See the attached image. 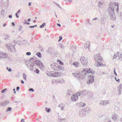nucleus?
<instances>
[{"instance_id": "30", "label": "nucleus", "mask_w": 122, "mask_h": 122, "mask_svg": "<svg viewBox=\"0 0 122 122\" xmlns=\"http://www.w3.org/2000/svg\"><path fill=\"white\" fill-rule=\"evenodd\" d=\"M81 95V91H80L79 92H77L76 93V95L77 96V97H78V96H80Z\"/></svg>"}, {"instance_id": "32", "label": "nucleus", "mask_w": 122, "mask_h": 122, "mask_svg": "<svg viewBox=\"0 0 122 122\" xmlns=\"http://www.w3.org/2000/svg\"><path fill=\"white\" fill-rule=\"evenodd\" d=\"M105 22L106 21L104 20V19L103 18H101V24H104Z\"/></svg>"}, {"instance_id": "35", "label": "nucleus", "mask_w": 122, "mask_h": 122, "mask_svg": "<svg viewBox=\"0 0 122 122\" xmlns=\"http://www.w3.org/2000/svg\"><path fill=\"white\" fill-rule=\"evenodd\" d=\"M34 72L37 74H38L39 73L40 71L39 70L37 69L36 68V69L34 71Z\"/></svg>"}, {"instance_id": "45", "label": "nucleus", "mask_w": 122, "mask_h": 122, "mask_svg": "<svg viewBox=\"0 0 122 122\" xmlns=\"http://www.w3.org/2000/svg\"><path fill=\"white\" fill-rule=\"evenodd\" d=\"M117 55H116V54H115L114 55V56H113V59H114V58H116L117 56Z\"/></svg>"}, {"instance_id": "23", "label": "nucleus", "mask_w": 122, "mask_h": 122, "mask_svg": "<svg viewBox=\"0 0 122 122\" xmlns=\"http://www.w3.org/2000/svg\"><path fill=\"white\" fill-rule=\"evenodd\" d=\"M61 108V110H64L65 106H64L62 104H60L58 106Z\"/></svg>"}, {"instance_id": "8", "label": "nucleus", "mask_w": 122, "mask_h": 122, "mask_svg": "<svg viewBox=\"0 0 122 122\" xmlns=\"http://www.w3.org/2000/svg\"><path fill=\"white\" fill-rule=\"evenodd\" d=\"M108 11L109 14L110 15L112 14H115V12L114 11V8L111 6H110L108 8Z\"/></svg>"}, {"instance_id": "41", "label": "nucleus", "mask_w": 122, "mask_h": 122, "mask_svg": "<svg viewBox=\"0 0 122 122\" xmlns=\"http://www.w3.org/2000/svg\"><path fill=\"white\" fill-rule=\"evenodd\" d=\"M15 41H14L12 43H11V45H13L14 46H15Z\"/></svg>"}, {"instance_id": "25", "label": "nucleus", "mask_w": 122, "mask_h": 122, "mask_svg": "<svg viewBox=\"0 0 122 122\" xmlns=\"http://www.w3.org/2000/svg\"><path fill=\"white\" fill-rule=\"evenodd\" d=\"M36 55L39 57L41 58L42 57V55L40 52H38L36 54Z\"/></svg>"}, {"instance_id": "63", "label": "nucleus", "mask_w": 122, "mask_h": 122, "mask_svg": "<svg viewBox=\"0 0 122 122\" xmlns=\"http://www.w3.org/2000/svg\"><path fill=\"white\" fill-rule=\"evenodd\" d=\"M31 19L30 18H28V21L29 22H30V21L31 20Z\"/></svg>"}, {"instance_id": "28", "label": "nucleus", "mask_w": 122, "mask_h": 122, "mask_svg": "<svg viewBox=\"0 0 122 122\" xmlns=\"http://www.w3.org/2000/svg\"><path fill=\"white\" fill-rule=\"evenodd\" d=\"M103 4V3L102 2H99L98 4V6L99 8L101 7L102 6V5Z\"/></svg>"}, {"instance_id": "13", "label": "nucleus", "mask_w": 122, "mask_h": 122, "mask_svg": "<svg viewBox=\"0 0 122 122\" xmlns=\"http://www.w3.org/2000/svg\"><path fill=\"white\" fill-rule=\"evenodd\" d=\"M78 99L77 96L75 95H73L71 97V99L72 101H75Z\"/></svg>"}, {"instance_id": "17", "label": "nucleus", "mask_w": 122, "mask_h": 122, "mask_svg": "<svg viewBox=\"0 0 122 122\" xmlns=\"http://www.w3.org/2000/svg\"><path fill=\"white\" fill-rule=\"evenodd\" d=\"M77 105L80 107H83L86 106V104L85 103L81 102L78 103Z\"/></svg>"}, {"instance_id": "7", "label": "nucleus", "mask_w": 122, "mask_h": 122, "mask_svg": "<svg viewBox=\"0 0 122 122\" xmlns=\"http://www.w3.org/2000/svg\"><path fill=\"white\" fill-rule=\"evenodd\" d=\"M8 57V55L7 53H4L3 52L0 51V59L5 58Z\"/></svg>"}, {"instance_id": "38", "label": "nucleus", "mask_w": 122, "mask_h": 122, "mask_svg": "<svg viewBox=\"0 0 122 122\" xmlns=\"http://www.w3.org/2000/svg\"><path fill=\"white\" fill-rule=\"evenodd\" d=\"M34 57H31L30 58V62H31L32 61L33 62H34L35 61H33L34 59Z\"/></svg>"}, {"instance_id": "39", "label": "nucleus", "mask_w": 122, "mask_h": 122, "mask_svg": "<svg viewBox=\"0 0 122 122\" xmlns=\"http://www.w3.org/2000/svg\"><path fill=\"white\" fill-rule=\"evenodd\" d=\"M0 14L2 15L3 16L4 14V10H2Z\"/></svg>"}, {"instance_id": "47", "label": "nucleus", "mask_w": 122, "mask_h": 122, "mask_svg": "<svg viewBox=\"0 0 122 122\" xmlns=\"http://www.w3.org/2000/svg\"><path fill=\"white\" fill-rule=\"evenodd\" d=\"M31 53L30 52H27L26 53V55L28 56H30L31 55Z\"/></svg>"}, {"instance_id": "57", "label": "nucleus", "mask_w": 122, "mask_h": 122, "mask_svg": "<svg viewBox=\"0 0 122 122\" xmlns=\"http://www.w3.org/2000/svg\"><path fill=\"white\" fill-rule=\"evenodd\" d=\"M55 4H56V5L57 6H58L59 8H61V7H60V6L59 5V4H58V3H55Z\"/></svg>"}, {"instance_id": "22", "label": "nucleus", "mask_w": 122, "mask_h": 122, "mask_svg": "<svg viewBox=\"0 0 122 122\" xmlns=\"http://www.w3.org/2000/svg\"><path fill=\"white\" fill-rule=\"evenodd\" d=\"M29 63L30 64V70L32 71H33L34 70V68L33 67V65L32 64V62H30V63Z\"/></svg>"}, {"instance_id": "5", "label": "nucleus", "mask_w": 122, "mask_h": 122, "mask_svg": "<svg viewBox=\"0 0 122 122\" xmlns=\"http://www.w3.org/2000/svg\"><path fill=\"white\" fill-rule=\"evenodd\" d=\"M36 65L40 68L44 67V66L42 62L39 60H36L35 61Z\"/></svg>"}, {"instance_id": "6", "label": "nucleus", "mask_w": 122, "mask_h": 122, "mask_svg": "<svg viewBox=\"0 0 122 122\" xmlns=\"http://www.w3.org/2000/svg\"><path fill=\"white\" fill-rule=\"evenodd\" d=\"M80 60L81 63L83 65H86L87 64L88 60L87 58L84 57H82L81 58Z\"/></svg>"}, {"instance_id": "56", "label": "nucleus", "mask_w": 122, "mask_h": 122, "mask_svg": "<svg viewBox=\"0 0 122 122\" xmlns=\"http://www.w3.org/2000/svg\"><path fill=\"white\" fill-rule=\"evenodd\" d=\"M11 24H12V25L13 26H15V24L14 22H12L11 23Z\"/></svg>"}, {"instance_id": "9", "label": "nucleus", "mask_w": 122, "mask_h": 122, "mask_svg": "<svg viewBox=\"0 0 122 122\" xmlns=\"http://www.w3.org/2000/svg\"><path fill=\"white\" fill-rule=\"evenodd\" d=\"M58 66V65L56 63H54L51 65V68L54 70L56 71L57 70L56 69L57 68V67Z\"/></svg>"}, {"instance_id": "20", "label": "nucleus", "mask_w": 122, "mask_h": 122, "mask_svg": "<svg viewBox=\"0 0 122 122\" xmlns=\"http://www.w3.org/2000/svg\"><path fill=\"white\" fill-rule=\"evenodd\" d=\"M84 111H85L86 112H90L91 111V109L90 107H85L84 108Z\"/></svg>"}, {"instance_id": "27", "label": "nucleus", "mask_w": 122, "mask_h": 122, "mask_svg": "<svg viewBox=\"0 0 122 122\" xmlns=\"http://www.w3.org/2000/svg\"><path fill=\"white\" fill-rule=\"evenodd\" d=\"M45 109L46 112L47 113L50 112L51 111V109L50 108H48L47 107H46L45 108Z\"/></svg>"}, {"instance_id": "61", "label": "nucleus", "mask_w": 122, "mask_h": 122, "mask_svg": "<svg viewBox=\"0 0 122 122\" xmlns=\"http://www.w3.org/2000/svg\"><path fill=\"white\" fill-rule=\"evenodd\" d=\"M31 2H29L28 3V6H30L31 5Z\"/></svg>"}, {"instance_id": "11", "label": "nucleus", "mask_w": 122, "mask_h": 122, "mask_svg": "<svg viewBox=\"0 0 122 122\" xmlns=\"http://www.w3.org/2000/svg\"><path fill=\"white\" fill-rule=\"evenodd\" d=\"M79 114L81 117H83L85 116L86 112L83 110H82L79 111Z\"/></svg>"}, {"instance_id": "62", "label": "nucleus", "mask_w": 122, "mask_h": 122, "mask_svg": "<svg viewBox=\"0 0 122 122\" xmlns=\"http://www.w3.org/2000/svg\"><path fill=\"white\" fill-rule=\"evenodd\" d=\"M118 94L120 95L121 94V91H118Z\"/></svg>"}, {"instance_id": "64", "label": "nucleus", "mask_w": 122, "mask_h": 122, "mask_svg": "<svg viewBox=\"0 0 122 122\" xmlns=\"http://www.w3.org/2000/svg\"><path fill=\"white\" fill-rule=\"evenodd\" d=\"M21 82L22 84H24V81L22 80L21 81Z\"/></svg>"}, {"instance_id": "1", "label": "nucleus", "mask_w": 122, "mask_h": 122, "mask_svg": "<svg viewBox=\"0 0 122 122\" xmlns=\"http://www.w3.org/2000/svg\"><path fill=\"white\" fill-rule=\"evenodd\" d=\"M91 73L93 74L95 73V72L92 69H91L90 68H84L81 72V74L79 73H72V75L75 77L79 78H85V75L86 73Z\"/></svg>"}, {"instance_id": "52", "label": "nucleus", "mask_w": 122, "mask_h": 122, "mask_svg": "<svg viewBox=\"0 0 122 122\" xmlns=\"http://www.w3.org/2000/svg\"><path fill=\"white\" fill-rule=\"evenodd\" d=\"M22 28V26H20L19 28V30L20 31H21Z\"/></svg>"}, {"instance_id": "58", "label": "nucleus", "mask_w": 122, "mask_h": 122, "mask_svg": "<svg viewBox=\"0 0 122 122\" xmlns=\"http://www.w3.org/2000/svg\"><path fill=\"white\" fill-rule=\"evenodd\" d=\"M9 18L11 19L12 18V15H9L8 16Z\"/></svg>"}, {"instance_id": "14", "label": "nucleus", "mask_w": 122, "mask_h": 122, "mask_svg": "<svg viewBox=\"0 0 122 122\" xmlns=\"http://www.w3.org/2000/svg\"><path fill=\"white\" fill-rule=\"evenodd\" d=\"M115 14H112L110 15L111 19L113 20H116V18L115 15Z\"/></svg>"}, {"instance_id": "4", "label": "nucleus", "mask_w": 122, "mask_h": 122, "mask_svg": "<svg viewBox=\"0 0 122 122\" xmlns=\"http://www.w3.org/2000/svg\"><path fill=\"white\" fill-rule=\"evenodd\" d=\"M94 78V76L90 75L88 76V79L87 81V83L88 84L93 82Z\"/></svg>"}, {"instance_id": "33", "label": "nucleus", "mask_w": 122, "mask_h": 122, "mask_svg": "<svg viewBox=\"0 0 122 122\" xmlns=\"http://www.w3.org/2000/svg\"><path fill=\"white\" fill-rule=\"evenodd\" d=\"M45 25L46 23L44 22L40 26V27L41 28H43L45 26Z\"/></svg>"}, {"instance_id": "46", "label": "nucleus", "mask_w": 122, "mask_h": 122, "mask_svg": "<svg viewBox=\"0 0 122 122\" xmlns=\"http://www.w3.org/2000/svg\"><path fill=\"white\" fill-rule=\"evenodd\" d=\"M115 79V80L118 82H119L120 81V79H117L116 77V76L114 77Z\"/></svg>"}, {"instance_id": "40", "label": "nucleus", "mask_w": 122, "mask_h": 122, "mask_svg": "<svg viewBox=\"0 0 122 122\" xmlns=\"http://www.w3.org/2000/svg\"><path fill=\"white\" fill-rule=\"evenodd\" d=\"M57 68H56V69H57V70H56V71H59V70H61V66H58L57 67Z\"/></svg>"}, {"instance_id": "34", "label": "nucleus", "mask_w": 122, "mask_h": 122, "mask_svg": "<svg viewBox=\"0 0 122 122\" xmlns=\"http://www.w3.org/2000/svg\"><path fill=\"white\" fill-rule=\"evenodd\" d=\"M87 94L89 96V97H92V93H90L89 92H88Z\"/></svg>"}, {"instance_id": "59", "label": "nucleus", "mask_w": 122, "mask_h": 122, "mask_svg": "<svg viewBox=\"0 0 122 122\" xmlns=\"http://www.w3.org/2000/svg\"><path fill=\"white\" fill-rule=\"evenodd\" d=\"M29 28H34V25L30 26H29Z\"/></svg>"}, {"instance_id": "21", "label": "nucleus", "mask_w": 122, "mask_h": 122, "mask_svg": "<svg viewBox=\"0 0 122 122\" xmlns=\"http://www.w3.org/2000/svg\"><path fill=\"white\" fill-rule=\"evenodd\" d=\"M115 5L117 6V8L116 9V12L117 13L119 11V4L118 3H115Z\"/></svg>"}, {"instance_id": "50", "label": "nucleus", "mask_w": 122, "mask_h": 122, "mask_svg": "<svg viewBox=\"0 0 122 122\" xmlns=\"http://www.w3.org/2000/svg\"><path fill=\"white\" fill-rule=\"evenodd\" d=\"M59 117L58 118V120L59 122H60L61 121V117H60L59 116H58Z\"/></svg>"}, {"instance_id": "24", "label": "nucleus", "mask_w": 122, "mask_h": 122, "mask_svg": "<svg viewBox=\"0 0 122 122\" xmlns=\"http://www.w3.org/2000/svg\"><path fill=\"white\" fill-rule=\"evenodd\" d=\"M118 91H122V85L120 84L118 86Z\"/></svg>"}, {"instance_id": "49", "label": "nucleus", "mask_w": 122, "mask_h": 122, "mask_svg": "<svg viewBox=\"0 0 122 122\" xmlns=\"http://www.w3.org/2000/svg\"><path fill=\"white\" fill-rule=\"evenodd\" d=\"M29 91H31L32 92H34V91L33 88H30L28 90Z\"/></svg>"}, {"instance_id": "2", "label": "nucleus", "mask_w": 122, "mask_h": 122, "mask_svg": "<svg viewBox=\"0 0 122 122\" xmlns=\"http://www.w3.org/2000/svg\"><path fill=\"white\" fill-rule=\"evenodd\" d=\"M95 60L96 61L94 65L96 67L103 66H105V64L101 63L102 61V58L99 54H97L94 56Z\"/></svg>"}, {"instance_id": "3", "label": "nucleus", "mask_w": 122, "mask_h": 122, "mask_svg": "<svg viewBox=\"0 0 122 122\" xmlns=\"http://www.w3.org/2000/svg\"><path fill=\"white\" fill-rule=\"evenodd\" d=\"M59 73L55 72L53 71H48L47 73V75L49 76L54 77H57L59 76Z\"/></svg>"}, {"instance_id": "54", "label": "nucleus", "mask_w": 122, "mask_h": 122, "mask_svg": "<svg viewBox=\"0 0 122 122\" xmlns=\"http://www.w3.org/2000/svg\"><path fill=\"white\" fill-rule=\"evenodd\" d=\"M106 105L108 104L109 103H110V101L109 100H107L106 101Z\"/></svg>"}, {"instance_id": "19", "label": "nucleus", "mask_w": 122, "mask_h": 122, "mask_svg": "<svg viewBox=\"0 0 122 122\" xmlns=\"http://www.w3.org/2000/svg\"><path fill=\"white\" fill-rule=\"evenodd\" d=\"M88 92L86 90H84L81 92V95H85L86 93H87Z\"/></svg>"}, {"instance_id": "36", "label": "nucleus", "mask_w": 122, "mask_h": 122, "mask_svg": "<svg viewBox=\"0 0 122 122\" xmlns=\"http://www.w3.org/2000/svg\"><path fill=\"white\" fill-rule=\"evenodd\" d=\"M12 109V108L11 107H8L7 109V110L6 111V112L10 111Z\"/></svg>"}, {"instance_id": "51", "label": "nucleus", "mask_w": 122, "mask_h": 122, "mask_svg": "<svg viewBox=\"0 0 122 122\" xmlns=\"http://www.w3.org/2000/svg\"><path fill=\"white\" fill-rule=\"evenodd\" d=\"M20 41L17 40L16 41V43H17L19 44V45H20L21 44V43L20 44Z\"/></svg>"}, {"instance_id": "10", "label": "nucleus", "mask_w": 122, "mask_h": 122, "mask_svg": "<svg viewBox=\"0 0 122 122\" xmlns=\"http://www.w3.org/2000/svg\"><path fill=\"white\" fill-rule=\"evenodd\" d=\"M10 46H8L7 47L8 50L11 51V52H13L15 50V46L13 45H10Z\"/></svg>"}, {"instance_id": "29", "label": "nucleus", "mask_w": 122, "mask_h": 122, "mask_svg": "<svg viewBox=\"0 0 122 122\" xmlns=\"http://www.w3.org/2000/svg\"><path fill=\"white\" fill-rule=\"evenodd\" d=\"M55 82H57V83H63L64 80L63 79H61L59 81H56Z\"/></svg>"}, {"instance_id": "37", "label": "nucleus", "mask_w": 122, "mask_h": 122, "mask_svg": "<svg viewBox=\"0 0 122 122\" xmlns=\"http://www.w3.org/2000/svg\"><path fill=\"white\" fill-rule=\"evenodd\" d=\"M7 90V88H5L4 89H3V90H2V91H1V93H3L5 92V91H6Z\"/></svg>"}, {"instance_id": "26", "label": "nucleus", "mask_w": 122, "mask_h": 122, "mask_svg": "<svg viewBox=\"0 0 122 122\" xmlns=\"http://www.w3.org/2000/svg\"><path fill=\"white\" fill-rule=\"evenodd\" d=\"M23 79L25 80H26V74H25V73H23Z\"/></svg>"}, {"instance_id": "43", "label": "nucleus", "mask_w": 122, "mask_h": 122, "mask_svg": "<svg viewBox=\"0 0 122 122\" xmlns=\"http://www.w3.org/2000/svg\"><path fill=\"white\" fill-rule=\"evenodd\" d=\"M99 104L102 106L104 105L103 101H101Z\"/></svg>"}, {"instance_id": "42", "label": "nucleus", "mask_w": 122, "mask_h": 122, "mask_svg": "<svg viewBox=\"0 0 122 122\" xmlns=\"http://www.w3.org/2000/svg\"><path fill=\"white\" fill-rule=\"evenodd\" d=\"M24 22H23V23L24 24H26L27 25H29L30 24V23L29 22H28L26 21V20H25Z\"/></svg>"}, {"instance_id": "60", "label": "nucleus", "mask_w": 122, "mask_h": 122, "mask_svg": "<svg viewBox=\"0 0 122 122\" xmlns=\"http://www.w3.org/2000/svg\"><path fill=\"white\" fill-rule=\"evenodd\" d=\"M8 71L9 72H11L12 71V69L10 68L8 69Z\"/></svg>"}, {"instance_id": "53", "label": "nucleus", "mask_w": 122, "mask_h": 122, "mask_svg": "<svg viewBox=\"0 0 122 122\" xmlns=\"http://www.w3.org/2000/svg\"><path fill=\"white\" fill-rule=\"evenodd\" d=\"M18 14L16 13L15 14V16L17 18H19V16L18 15Z\"/></svg>"}, {"instance_id": "15", "label": "nucleus", "mask_w": 122, "mask_h": 122, "mask_svg": "<svg viewBox=\"0 0 122 122\" xmlns=\"http://www.w3.org/2000/svg\"><path fill=\"white\" fill-rule=\"evenodd\" d=\"M9 102L7 100L5 102H1L0 103V105L1 106H2L4 105H5L7 104H9Z\"/></svg>"}, {"instance_id": "12", "label": "nucleus", "mask_w": 122, "mask_h": 122, "mask_svg": "<svg viewBox=\"0 0 122 122\" xmlns=\"http://www.w3.org/2000/svg\"><path fill=\"white\" fill-rule=\"evenodd\" d=\"M118 117V116L115 113L112 114V119L114 121L117 120Z\"/></svg>"}, {"instance_id": "31", "label": "nucleus", "mask_w": 122, "mask_h": 122, "mask_svg": "<svg viewBox=\"0 0 122 122\" xmlns=\"http://www.w3.org/2000/svg\"><path fill=\"white\" fill-rule=\"evenodd\" d=\"M73 65L75 66L76 67H77L79 66V64L77 62H74Z\"/></svg>"}, {"instance_id": "16", "label": "nucleus", "mask_w": 122, "mask_h": 122, "mask_svg": "<svg viewBox=\"0 0 122 122\" xmlns=\"http://www.w3.org/2000/svg\"><path fill=\"white\" fill-rule=\"evenodd\" d=\"M90 44L89 41H87L86 42V44H85L84 46L85 48L86 49L88 48V49L90 48Z\"/></svg>"}, {"instance_id": "44", "label": "nucleus", "mask_w": 122, "mask_h": 122, "mask_svg": "<svg viewBox=\"0 0 122 122\" xmlns=\"http://www.w3.org/2000/svg\"><path fill=\"white\" fill-rule=\"evenodd\" d=\"M62 37L61 36H60L59 37V39L58 40V41L60 42V41L62 39Z\"/></svg>"}, {"instance_id": "48", "label": "nucleus", "mask_w": 122, "mask_h": 122, "mask_svg": "<svg viewBox=\"0 0 122 122\" xmlns=\"http://www.w3.org/2000/svg\"><path fill=\"white\" fill-rule=\"evenodd\" d=\"M58 61L59 62V63L60 65H63V63L60 60H58Z\"/></svg>"}, {"instance_id": "55", "label": "nucleus", "mask_w": 122, "mask_h": 122, "mask_svg": "<svg viewBox=\"0 0 122 122\" xmlns=\"http://www.w3.org/2000/svg\"><path fill=\"white\" fill-rule=\"evenodd\" d=\"M20 88V87L19 86H17L16 87V91H18L19 90Z\"/></svg>"}, {"instance_id": "18", "label": "nucleus", "mask_w": 122, "mask_h": 122, "mask_svg": "<svg viewBox=\"0 0 122 122\" xmlns=\"http://www.w3.org/2000/svg\"><path fill=\"white\" fill-rule=\"evenodd\" d=\"M66 93L67 96H69L72 93V90L71 89L67 90L66 91Z\"/></svg>"}]
</instances>
